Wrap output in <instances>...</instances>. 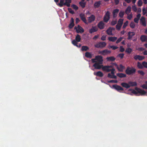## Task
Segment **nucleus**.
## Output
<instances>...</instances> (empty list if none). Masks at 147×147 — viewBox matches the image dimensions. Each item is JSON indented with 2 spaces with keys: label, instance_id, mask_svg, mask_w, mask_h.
<instances>
[{
  "label": "nucleus",
  "instance_id": "4",
  "mask_svg": "<svg viewBox=\"0 0 147 147\" xmlns=\"http://www.w3.org/2000/svg\"><path fill=\"white\" fill-rule=\"evenodd\" d=\"M127 94L131 96H147V92H127Z\"/></svg>",
  "mask_w": 147,
  "mask_h": 147
},
{
  "label": "nucleus",
  "instance_id": "19",
  "mask_svg": "<svg viewBox=\"0 0 147 147\" xmlns=\"http://www.w3.org/2000/svg\"><path fill=\"white\" fill-rule=\"evenodd\" d=\"M119 10L118 9H115L113 10V18H115L117 16L118 13L119 12Z\"/></svg>",
  "mask_w": 147,
  "mask_h": 147
},
{
  "label": "nucleus",
  "instance_id": "50",
  "mask_svg": "<svg viewBox=\"0 0 147 147\" xmlns=\"http://www.w3.org/2000/svg\"><path fill=\"white\" fill-rule=\"evenodd\" d=\"M68 10L69 12L72 14H74V12L73 10H72V9L71 8H68Z\"/></svg>",
  "mask_w": 147,
  "mask_h": 147
},
{
  "label": "nucleus",
  "instance_id": "57",
  "mask_svg": "<svg viewBox=\"0 0 147 147\" xmlns=\"http://www.w3.org/2000/svg\"><path fill=\"white\" fill-rule=\"evenodd\" d=\"M117 23V22L116 21L113 20L112 21L111 24L112 25L114 26L115 25V24H116Z\"/></svg>",
  "mask_w": 147,
  "mask_h": 147
},
{
  "label": "nucleus",
  "instance_id": "15",
  "mask_svg": "<svg viewBox=\"0 0 147 147\" xmlns=\"http://www.w3.org/2000/svg\"><path fill=\"white\" fill-rule=\"evenodd\" d=\"M145 58L144 56H140V55H136L134 57V59L136 60H138L139 61H141L144 59Z\"/></svg>",
  "mask_w": 147,
  "mask_h": 147
},
{
  "label": "nucleus",
  "instance_id": "20",
  "mask_svg": "<svg viewBox=\"0 0 147 147\" xmlns=\"http://www.w3.org/2000/svg\"><path fill=\"white\" fill-rule=\"evenodd\" d=\"M121 84L122 87L126 88H130V86L129 85V82L128 83L125 82H123Z\"/></svg>",
  "mask_w": 147,
  "mask_h": 147
},
{
  "label": "nucleus",
  "instance_id": "64",
  "mask_svg": "<svg viewBox=\"0 0 147 147\" xmlns=\"http://www.w3.org/2000/svg\"><path fill=\"white\" fill-rule=\"evenodd\" d=\"M119 0H114V2L115 5H118L119 3Z\"/></svg>",
  "mask_w": 147,
  "mask_h": 147
},
{
  "label": "nucleus",
  "instance_id": "46",
  "mask_svg": "<svg viewBox=\"0 0 147 147\" xmlns=\"http://www.w3.org/2000/svg\"><path fill=\"white\" fill-rule=\"evenodd\" d=\"M142 64L143 66V67L147 68V62L146 61H143L142 62Z\"/></svg>",
  "mask_w": 147,
  "mask_h": 147
},
{
  "label": "nucleus",
  "instance_id": "5",
  "mask_svg": "<svg viewBox=\"0 0 147 147\" xmlns=\"http://www.w3.org/2000/svg\"><path fill=\"white\" fill-rule=\"evenodd\" d=\"M110 13L109 11H107L103 17V22L106 23L110 19Z\"/></svg>",
  "mask_w": 147,
  "mask_h": 147
},
{
  "label": "nucleus",
  "instance_id": "59",
  "mask_svg": "<svg viewBox=\"0 0 147 147\" xmlns=\"http://www.w3.org/2000/svg\"><path fill=\"white\" fill-rule=\"evenodd\" d=\"M132 17V15L131 14L128 15L127 17V18L129 20H130L131 19V18Z\"/></svg>",
  "mask_w": 147,
  "mask_h": 147
},
{
  "label": "nucleus",
  "instance_id": "25",
  "mask_svg": "<svg viewBox=\"0 0 147 147\" xmlns=\"http://www.w3.org/2000/svg\"><path fill=\"white\" fill-rule=\"evenodd\" d=\"M75 46H76L78 47H81V45L80 44H79L78 45V42H77L75 40H73L71 42Z\"/></svg>",
  "mask_w": 147,
  "mask_h": 147
},
{
  "label": "nucleus",
  "instance_id": "21",
  "mask_svg": "<svg viewBox=\"0 0 147 147\" xmlns=\"http://www.w3.org/2000/svg\"><path fill=\"white\" fill-rule=\"evenodd\" d=\"M140 40L142 42H147V36L145 35H142L140 37Z\"/></svg>",
  "mask_w": 147,
  "mask_h": 147
},
{
  "label": "nucleus",
  "instance_id": "36",
  "mask_svg": "<svg viewBox=\"0 0 147 147\" xmlns=\"http://www.w3.org/2000/svg\"><path fill=\"white\" fill-rule=\"evenodd\" d=\"M137 66L140 69H142L143 68V66L142 63L141 64L139 62L137 63Z\"/></svg>",
  "mask_w": 147,
  "mask_h": 147
},
{
  "label": "nucleus",
  "instance_id": "26",
  "mask_svg": "<svg viewBox=\"0 0 147 147\" xmlns=\"http://www.w3.org/2000/svg\"><path fill=\"white\" fill-rule=\"evenodd\" d=\"M129 84L130 86V87L131 86H135L137 85V83L136 82L129 81Z\"/></svg>",
  "mask_w": 147,
  "mask_h": 147
},
{
  "label": "nucleus",
  "instance_id": "3",
  "mask_svg": "<svg viewBox=\"0 0 147 147\" xmlns=\"http://www.w3.org/2000/svg\"><path fill=\"white\" fill-rule=\"evenodd\" d=\"M107 43L104 42H101L97 43L94 45V47L97 48H102L105 47Z\"/></svg>",
  "mask_w": 147,
  "mask_h": 147
},
{
  "label": "nucleus",
  "instance_id": "28",
  "mask_svg": "<svg viewBox=\"0 0 147 147\" xmlns=\"http://www.w3.org/2000/svg\"><path fill=\"white\" fill-rule=\"evenodd\" d=\"M74 40H75L77 42H80L81 40V38L80 36L78 34H77L76 36L75 39Z\"/></svg>",
  "mask_w": 147,
  "mask_h": 147
},
{
  "label": "nucleus",
  "instance_id": "14",
  "mask_svg": "<svg viewBox=\"0 0 147 147\" xmlns=\"http://www.w3.org/2000/svg\"><path fill=\"white\" fill-rule=\"evenodd\" d=\"M113 87L116 90L118 91L120 90L123 91L124 90L123 88L121 86L116 84L113 85Z\"/></svg>",
  "mask_w": 147,
  "mask_h": 147
},
{
  "label": "nucleus",
  "instance_id": "1",
  "mask_svg": "<svg viewBox=\"0 0 147 147\" xmlns=\"http://www.w3.org/2000/svg\"><path fill=\"white\" fill-rule=\"evenodd\" d=\"M102 70L107 72L111 71V74H114V71H115V69L112 65L105 66L102 67Z\"/></svg>",
  "mask_w": 147,
  "mask_h": 147
},
{
  "label": "nucleus",
  "instance_id": "63",
  "mask_svg": "<svg viewBox=\"0 0 147 147\" xmlns=\"http://www.w3.org/2000/svg\"><path fill=\"white\" fill-rule=\"evenodd\" d=\"M107 77L108 78H112L111 77H112V75H111V73H109L108 74Z\"/></svg>",
  "mask_w": 147,
  "mask_h": 147
},
{
  "label": "nucleus",
  "instance_id": "6",
  "mask_svg": "<svg viewBox=\"0 0 147 147\" xmlns=\"http://www.w3.org/2000/svg\"><path fill=\"white\" fill-rule=\"evenodd\" d=\"M74 29L76 30V32L77 33H83L84 32V30L83 28L79 25H78L77 27L76 26Z\"/></svg>",
  "mask_w": 147,
  "mask_h": 147
},
{
  "label": "nucleus",
  "instance_id": "31",
  "mask_svg": "<svg viewBox=\"0 0 147 147\" xmlns=\"http://www.w3.org/2000/svg\"><path fill=\"white\" fill-rule=\"evenodd\" d=\"M106 32L107 34L109 35H113L112 30L111 29V27L109 28L107 30Z\"/></svg>",
  "mask_w": 147,
  "mask_h": 147
},
{
  "label": "nucleus",
  "instance_id": "27",
  "mask_svg": "<svg viewBox=\"0 0 147 147\" xmlns=\"http://www.w3.org/2000/svg\"><path fill=\"white\" fill-rule=\"evenodd\" d=\"M71 3V0H65V2L64 3V5L69 7L70 6V3Z\"/></svg>",
  "mask_w": 147,
  "mask_h": 147
},
{
  "label": "nucleus",
  "instance_id": "53",
  "mask_svg": "<svg viewBox=\"0 0 147 147\" xmlns=\"http://www.w3.org/2000/svg\"><path fill=\"white\" fill-rule=\"evenodd\" d=\"M108 83H117L118 82V81L116 80H111L109 81H108Z\"/></svg>",
  "mask_w": 147,
  "mask_h": 147
},
{
  "label": "nucleus",
  "instance_id": "45",
  "mask_svg": "<svg viewBox=\"0 0 147 147\" xmlns=\"http://www.w3.org/2000/svg\"><path fill=\"white\" fill-rule=\"evenodd\" d=\"M74 26V23H72L70 22V23L68 27L70 29H71L73 28V27Z\"/></svg>",
  "mask_w": 147,
  "mask_h": 147
},
{
  "label": "nucleus",
  "instance_id": "39",
  "mask_svg": "<svg viewBox=\"0 0 147 147\" xmlns=\"http://www.w3.org/2000/svg\"><path fill=\"white\" fill-rule=\"evenodd\" d=\"M124 14V12L122 11H121L119 13V16L121 18H123V16Z\"/></svg>",
  "mask_w": 147,
  "mask_h": 147
},
{
  "label": "nucleus",
  "instance_id": "23",
  "mask_svg": "<svg viewBox=\"0 0 147 147\" xmlns=\"http://www.w3.org/2000/svg\"><path fill=\"white\" fill-rule=\"evenodd\" d=\"M106 59L108 61H113L115 60L116 58L113 56L108 57L106 58Z\"/></svg>",
  "mask_w": 147,
  "mask_h": 147
},
{
  "label": "nucleus",
  "instance_id": "43",
  "mask_svg": "<svg viewBox=\"0 0 147 147\" xmlns=\"http://www.w3.org/2000/svg\"><path fill=\"white\" fill-rule=\"evenodd\" d=\"M130 26L132 28H134L135 26V24L133 22H131L130 24Z\"/></svg>",
  "mask_w": 147,
  "mask_h": 147
},
{
  "label": "nucleus",
  "instance_id": "51",
  "mask_svg": "<svg viewBox=\"0 0 147 147\" xmlns=\"http://www.w3.org/2000/svg\"><path fill=\"white\" fill-rule=\"evenodd\" d=\"M123 38V37H120L117 40L116 42V43L117 44L120 42L122 39Z\"/></svg>",
  "mask_w": 147,
  "mask_h": 147
},
{
  "label": "nucleus",
  "instance_id": "48",
  "mask_svg": "<svg viewBox=\"0 0 147 147\" xmlns=\"http://www.w3.org/2000/svg\"><path fill=\"white\" fill-rule=\"evenodd\" d=\"M71 7L73 8V9L75 10H77L78 9V7L75 5L73 4L72 5Z\"/></svg>",
  "mask_w": 147,
  "mask_h": 147
},
{
  "label": "nucleus",
  "instance_id": "56",
  "mask_svg": "<svg viewBox=\"0 0 147 147\" xmlns=\"http://www.w3.org/2000/svg\"><path fill=\"white\" fill-rule=\"evenodd\" d=\"M120 51L121 52H123L124 51L125 49L122 46H121L120 47Z\"/></svg>",
  "mask_w": 147,
  "mask_h": 147
},
{
  "label": "nucleus",
  "instance_id": "7",
  "mask_svg": "<svg viewBox=\"0 0 147 147\" xmlns=\"http://www.w3.org/2000/svg\"><path fill=\"white\" fill-rule=\"evenodd\" d=\"M112 64L116 67L117 68L119 71L122 72L125 68V67L123 66L122 64H120L119 67L118 65L116 63H114Z\"/></svg>",
  "mask_w": 147,
  "mask_h": 147
},
{
  "label": "nucleus",
  "instance_id": "24",
  "mask_svg": "<svg viewBox=\"0 0 147 147\" xmlns=\"http://www.w3.org/2000/svg\"><path fill=\"white\" fill-rule=\"evenodd\" d=\"M94 74L95 75L98 76L99 77H102L103 76V73L100 71H98L96 73H94Z\"/></svg>",
  "mask_w": 147,
  "mask_h": 147
},
{
  "label": "nucleus",
  "instance_id": "8",
  "mask_svg": "<svg viewBox=\"0 0 147 147\" xmlns=\"http://www.w3.org/2000/svg\"><path fill=\"white\" fill-rule=\"evenodd\" d=\"M100 63L98 62H96V63L94 64L93 65V66L94 67L95 69H100L102 67H104L103 65H100Z\"/></svg>",
  "mask_w": 147,
  "mask_h": 147
},
{
  "label": "nucleus",
  "instance_id": "34",
  "mask_svg": "<svg viewBox=\"0 0 147 147\" xmlns=\"http://www.w3.org/2000/svg\"><path fill=\"white\" fill-rule=\"evenodd\" d=\"M79 4L82 8H83L85 7L86 3L84 2L80 1L79 2Z\"/></svg>",
  "mask_w": 147,
  "mask_h": 147
},
{
  "label": "nucleus",
  "instance_id": "47",
  "mask_svg": "<svg viewBox=\"0 0 147 147\" xmlns=\"http://www.w3.org/2000/svg\"><path fill=\"white\" fill-rule=\"evenodd\" d=\"M128 24V21H127L124 23L123 26V29L125 28H126V27L127 26Z\"/></svg>",
  "mask_w": 147,
  "mask_h": 147
},
{
  "label": "nucleus",
  "instance_id": "55",
  "mask_svg": "<svg viewBox=\"0 0 147 147\" xmlns=\"http://www.w3.org/2000/svg\"><path fill=\"white\" fill-rule=\"evenodd\" d=\"M142 12L143 15H145L146 13H147L145 7L143 8L142 9Z\"/></svg>",
  "mask_w": 147,
  "mask_h": 147
},
{
  "label": "nucleus",
  "instance_id": "54",
  "mask_svg": "<svg viewBox=\"0 0 147 147\" xmlns=\"http://www.w3.org/2000/svg\"><path fill=\"white\" fill-rule=\"evenodd\" d=\"M124 56V54L123 53H120L119 54L117 57H120L121 59H122Z\"/></svg>",
  "mask_w": 147,
  "mask_h": 147
},
{
  "label": "nucleus",
  "instance_id": "18",
  "mask_svg": "<svg viewBox=\"0 0 147 147\" xmlns=\"http://www.w3.org/2000/svg\"><path fill=\"white\" fill-rule=\"evenodd\" d=\"M98 30V28L96 26H92L89 30V32L90 34L97 32Z\"/></svg>",
  "mask_w": 147,
  "mask_h": 147
},
{
  "label": "nucleus",
  "instance_id": "40",
  "mask_svg": "<svg viewBox=\"0 0 147 147\" xmlns=\"http://www.w3.org/2000/svg\"><path fill=\"white\" fill-rule=\"evenodd\" d=\"M108 48L109 49L111 48L113 50H115L117 49L118 47L117 46H109L108 47Z\"/></svg>",
  "mask_w": 147,
  "mask_h": 147
},
{
  "label": "nucleus",
  "instance_id": "29",
  "mask_svg": "<svg viewBox=\"0 0 147 147\" xmlns=\"http://www.w3.org/2000/svg\"><path fill=\"white\" fill-rule=\"evenodd\" d=\"M117 75L120 78H125L126 76L125 74L122 73H118L117 74Z\"/></svg>",
  "mask_w": 147,
  "mask_h": 147
},
{
  "label": "nucleus",
  "instance_id": "16",
  "mask_svg": "<svg viewBox=\"0 0 147 147\" xmlns=\"http://www.w3.org/2000/svg\"><path fill=\"white\" fill-rule=\"evenodd\" d=\"M136 34V33L134 32H129L127 33V36H128L127 39L128 40H130L131 39L132 37Z\"/></svg>",
  "mask_w": 147,
  "mask_h": 147
},
{
  "label": "nucleus",
  "instance_id": "11",
  "mask_svg": "<svg viewBox=\"0 0 147 147\" xmlns=\"http://www.w3.org/2000/svg\"><path fill=\"white\" fill-rule=\"evenodd\" d=\"M96 59L98 63H100V64L102 63L103 61L102 56L100 55H97L95 56Z\"/></svg>",
  "mask_w": 147,
  "mask_h": 147
},
{
  "label": "nucleus",
  "instance_id": "30",
  "mask_svg": "<svg viewBox=\"0 0 147 147\" xmlns=\"http://www.w3.org/2000/svg\"><path fill=\"white\" fill-rule=\"evenodd\" d=\"M131 11V7L128 6L126 9L125 13L127 14L128 15Z\"/></svg>",
  "mask_w": 147,
  "mask_h": 147
},
{
  "label": "nucleus",
  "instance_id": "62",
  "mask_svg": "<svg viewBox=\"0 0 147 147\" xmlns=\"http://www.w3.org/2000/svg\"><path fill=\"white\" fill-rule=\"evenodd\" d=\"M139 20L137 18H135L134 19V21L135 23H138V22Z\"/></svg>",
  "mask_w": 147,
  "mask_h": 147
},
{
  "label": "nucleus",
  "instance_id": "44",
  "mask_svg": "<svg viewBox=\"0 0 147 147\" xmlns=\"http://www.w3.org/2000/svg\"><path fill=\"white\" fill-rule=\"evenodd\" d=\"M138 72L142 76H144L145 74L144 72L142 70H138Z\"/></svg>",
  "mask_w": 147,
  "mask_h": 147
},
{
  "label": "nucleus",
  "instance_id": "37",
  "mask_svg": "<svg viewBox=\"0 0 147 147\" xmlns=\"http://www.w3.org/2000/svg\"><path fill=\"white\" fill-rule=\"evenodd\" d=\"M123 19H119L118 21L117 24L122 26L123 23Z\"/></svg>",
  "mask_w": 147,
  "mask_h": 147
},
{
  "label": "nucleus",
  "instance_id": "33",
  "mask_svg": "<svg viewBox=\"0 0 147 147\" xmlns=\"http://www.w3.org/2000/svg\"><path fill=\"white\" fill-rule=\"evenodd\" d=\"M85 56L86 57L89 58L90 59H91L92 58V54L90 53L89 52H86L85 54Z\"/></svg>",
  "mask_w": 147,
  "mask_h": 147
},
{
  "label": "nucleus",
  "instance_id": "32",
  "mask_svg": "<svg viewBox=\"0 0 147 147\" xmlns=\"http://www.w3.org/2000/svg\"><path fill=\"white\" fill-rule=\"evenodd\" d=\"M117 39V38L116 37H109L108 38V40L109 41L112 42L115 41Z\"/></svg>",
  "mask_w": 147,
  "mask_h": 147
},
{
  "label": "nucleus",
  "instance_id": "60",
  "mask_svg": "<svg viewBox=\"0 0 147 147\" xmlns=\"http://www.w3.org/2000/svg\"><path fill=\"white\" fill-rule=\"evenodd\" d=\"M132 9L135 12L137 10V8L135 5L132 6Z\"/></svg>",
  "mask_w": 147,
  "mask_h": 147
},
{
  "label": "nucleus",
  "instance_id": "10",
  "mask_svg": "<svg viewBox=\"0 0 147 147\" xmlns=\"http://www.w3.org/2000/svg\"><path fill=\"white\" fill-rule=\"evenodd\" d=\"M111 53V51L107 49H105L100 52L99 53L103 55H107Z\"/></svg>",
  "mask_w": 147,
  "mask_h": 147
},
{
  "label": "nucleus",
  "instance_id": "22",
  "mask_svg": "<svg viewBox=\"0 0 147 147\" xmlns=\"http://www.w3.org/2000/svg\"><path fill=\"white\" fill-rule=\"evenodd\" d=\"M101 2L100 1L95 2L94 5V8H96L99 7L101 4Z\"/></svg>",
  "mask_w": 147,
  "mask_h": 147
},
{
  "label": "nucleus",
  "instance_id": "61",
  "mask_svg": "<svg viewBox=\"0 0 147 147\" xmlns=\"http://www.w3.org/2000/svg\"><path fill=\"white\" fill-rule=\"evenodd\" d=\"M106 36L103 35L101 37V40L104 41L106 40Z\"/></svg>",
  "mask_w": 147,
  "mask_h": 147
},
{
  "label": "nucleus",
  "instance_id": "38",
  "mask_svg": "<svg viewBox=\"0 0 147 147\" xmlns=\"http://www.w3.org/2000/svg\"><path fill=\"white\" fill-rule=\"evenodd\" d=\"M65 0H60V3H59L58 5L60 7H62L63 5H64V3Z\"/></svg>",
  "mask_w": 147,
  "mask_h": 147
},
{
  "label": "nucleus",
  "instance_id": "52",
  "mask_svg": "<svg viewBox=\"0 0 147 147\" xmlns=\"http://www.w3.org/2000/svg\"><path fill=\"white\" fill-rule=\"evenodd\" d=\"M135 89L137 91V92H146V91L144 90L141 91L140 88H138L137 87H136L135 88Z\"/></svg>",
  "mask_w": 147,
  "mask_h": 147
},
{
  "label": "nucleus",
  "instance_id": "17",
  "mask_svg": "<svg viewBox=\"0 0 147 147\" xmlns=\"http://www.w3.org/2000/svg\"><path fill=\"white\" fill-rule=\"evenodd\" d=\"M140 22L141 24L142 25L144 26H146V19L145 17H142L140 19Z\"/></svg>",
  "mask_w": 147,
  "mask_h": 147
},
{
  "label": "nucleus",
  "instance_id": "41",
  "mask_svg": "<svg viewBox=\"0 0 147 147\" xmlns=\"http://www.w3.org/2000/svg\"><path fill=\"white\" fill-rule=\"evenodd\" d=\"M132 51V49L131 48H127L126 51L125 52L128 54H130Z\"/></svg>",
  "mask_w": 147,
  "mask_h": 147
},
{
  "label": "nucleus",
  "instance_id": "2",
  "mask_svg": "<svg viewBox=\"0 0 147 147\" xmlns=\"http://www.w3.org/2000/svg\"><path fill=\"white\" fill-rule=\"evenodd\" d=\"M136 69L133 67H127L125 71L126 74L129 75H133L136 72Z\"/></svg>",
  "mask_w": 147,
  "mask_h": 147
},
{
  "label": "nucleus",
  "instance_id": "58",
  "mask_svg": "<svg viewBox=\"0 0 147 147\" xmlns=\"http://www.w3.org/2000/svg\"><path fill=\"white\" fill-rule=\"evenodd\" d=\"M141 87L144 89H147V84H144Z\"/></svg>",
  "mask_w": 147,
  "mask_h": 147
},
{
  "label": "nucleus",
  "instance_id": "12",
  "mask_svg": "<svg viewBox=\"0 0 147 147\" xmlns=\"http://www.w3.org/2000/svg\"><path fill=\"white\" fill-rule=\"evenodd\" d=\"M80 17L81 20L86 24H88V23L87 22L86 19L85 17V15L82 13H81L80 14Z\"/></svg>",
  "mask_w": 147,
  "mask_h": 147
},
{
  "label": "nucleus",
  "instance_id": "35",
  "mask_svg": "<svg viewBox=\"0 0 147 147\" xmlns=\"http://www.w3.org/2000/svg\"><path fill=\"white\" fill-rule=\"evenodd\" d=\"M89 49V48L87 46H82L81 48V50L82 51H87Z\"/></svg>",
  "mask_w": 147,
  "mask_h": 147
},
{
  "label": "nucleus",
  "instance_id": "9",
  "mask_svg": "<svg viewBox=\"0 0 147 147\" xmlns=\"http://www.w3.org/2000/svg\"><path fill=\"white\" fill-rule=\"evenodd\" d=\"M97 26L100 30L103 29L105 27V24L102 21H100L97 24Z\"/></svg>",
  "mask_w": 147,
  "mask_h": 147
},
{
  "label": "nucleus",
  "instance_id": "42",
  "mask_svg": "<svg viewBox=\"0 0 147 147\" xmlns=\"http://www.w3.org/2000/svg\"><path fill=\"white\" fill-rule=\"evenodd\" d=\"M143 3L142 0H139L138 2V5L139 7H141Z\"/></svg>",
  "mask_w": 147,
  "mask_h": 147
},
{
  "label": "nucleus",
  "instance_id": "49",
  "mask_svg": "<svg viewBox=\"0 0 147 147\" xmlns=\"http://www.w3.org/2000/svg\"><path fill=\"white\" fill-rule=\"evenodd\" d=\"M121 26H122L117 24L116 25V28L117 30H120Z\"/></svg>",
  "mask_w": 147,
  "mask_h": 147
},
{
  "label": "nucleus",
  "instance_id": "13",
  "mask_svg": "<svg viewBox=\"0 0 147 147\" xmlns=\"http://www.w3.org/2000/svg\"><path fill=\"white\" fill-rule=\"evenodd\" d=\"M96 18V17L95 16L93 15H92L90 16L88 18V22L91 23L94 21Z\"/></svg>",
  "mask_w": 147,
  "mask_h": 147
}]
</instances>
